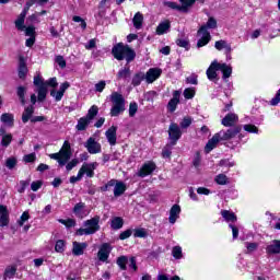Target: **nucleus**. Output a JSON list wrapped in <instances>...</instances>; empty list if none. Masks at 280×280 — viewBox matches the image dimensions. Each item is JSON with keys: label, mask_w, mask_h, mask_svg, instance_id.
Instances as JSON below:
<instances>
[{"label": "nucleus", "mask_w": 280, "mask_h": 280, "mask_svg": "<svg viewBox=\"0 0 280 280\" xmlns=\"http://www.w3.org/2000/svg\"><path fill=\"white\" fill-rule=\"evenodd\" d=\"M240 132H242V127L240 126L230 128L225 131H219L206 144L205 150L207 154H209V152H211V150H213L218 145V143H220V141H231V139H235V137H237Z\"/></svg>", "instance_id": "1"}, {"label": "nucleus", "mask_w": 280, "mask_h": 280, "mask_svg": "<svg viewBox=\"0 0 280 280\" xmlns=\"http://www.w3.org/2000/svg\"><path fill=\"white\" fill-rule=\"evenodd\" d=\"M112 55L116 60H126L127 65H130L135 58H137V54L130 48L128 45H124V43H118L112 48Z\"/></svg>", "instance_id": "2"}, {"label": "nucleus", "mask_w": 280, "mask_h": 280, "mask_svg": "<svg viewBox=\"0 0 280 280\" xmlns=\"http://www.w3.org/2000/svg\"><path fill=\"white\" fill-rule=\"evenodd\" d=\"M215 27H218V21L214 18H209L208 22L198 30L197 34L202 35V37L197 42L198 48L209 45V42L211 40V33H209L208 30H215Z\"/></svg>", "instance_id": "3"}, {"label": "nucleus", "mask_w": 280, "mask_h": 280, "mask_svg": "<svg viewBox=\"0 0 280 280\" xmlns=\"http://www.w3.org/2000/svg\"><path fill=\"white\" fill-rule=\"evenodd\" d=\"M110 102L113 103L110 109V117H119L124 110H126V100L119 92H113L110 95Z\"/></svg>", "instance_id": "4"}, {"label": "nucleus", "mask_w": 280, "mask_h": 280, "mask_svg": "<svg viewBox=\"0 0 280 280\" xmlns=\"http://www.w3.org/2000/svg\"><path fill=\"white\" fill-rule=\"evenodd\" d=\"M49 159L58 161L61 167L67 165V163L71 159V143H69V141L66 140L59 152L49 154Z\"/></svg>", "instance_id": "5"}, {"label": "nucleus", "mask_w": 280, "mask_h": 280, "mask_svg": "<svg viewBox=\"0 0 280 280\" xmlns=\"http://www.w3.org/2000/svg\"><path fill=\"white\" fill-rule=\"evenodd\" d=\"M84 229L77 230V235H94V233H97L100 231V217L96 215L90 220H86L83 223Z\"/></svg>", "instance_id": "6"}, {"label": "nucleus", "mask_w": 280, "mask_h": 280, "mask_svg": "<svg viewBox=\"0 0 280 280\" xmlns=\"http://www.w3.org/2000/svg\"><path fill=\"white\" fill-rule=\"evenodd\" d=\"M182 137L183 130H180V126H178L176 122H171L168 127V139L171 141V145H176Z\"/></svg>", "instance_id": "7"}, {"label": "nucleus", "mask_w": 280, "mask_h": 280, "mask_svg": "<svg viewBox=\"0 0 280 280\" xmlns=\"http://www.w3.org/2000/svg\"><path fill=\"white\" fill-rule=\"evenodd\" d=\"M30 5H25L21 14L18 15L15 20V27L19 32H25V16H27V12H30Z\"/></svg>", "instance_id": "8"}, {"label": "nucleus", "mask_w": 280, "mask_h": 280, "mask_svg": "<svg viewBox=\"0 0 280 280\" xmlns=\"http://www.w3.org/2000/svg\"><path fill=\"white\" fill-rule=\"evenodd\" d=\"M218 67H220V62H218V60H214L211 62V65L207 69L206 74L208 80H210V82H215L218 80V72H215V71H220Z\"/></svg>", "instance_id": "9"}, {"label": "nucleus", "mask_w": 280, "mask_h": 280, "mask_svg": "<svg viewBox=\"0 0 280 280\" xmlns=\"http://www.w3.org/2000/svg\"><path fill=\"white\" fill-rule=\"evenodd\" d=\"M85 148L90 154H100L102 152V144L95 141V138H89L85 142Z\"/></svg>", "instance_id": "10"}, {"label": "nucleus", "mask_w": 280, "mask_h": 280, "mask_svg": "<svg viewBox=\"0 0 280 280\" xmlns=\"http://www.w3.org/2000/svg\"><path fill=\"white\" fill-rule=\"evenodd\" d=\"M110 250H113L110 244H103L97 253L98 261H108V257H110Z\"/></svg>", "instance_id": "11"}, {"label": "nucleus", "mask_w": 280, "mask_h": 280, "mask_svg": "<svg viewBox=\"0 0 280 280\" xmlns=\"http://www.w3.org/2000/svg\"><path fill=\"white\" fill-rule=\"evenodd\" d=\"M154 170H156V164H154V162L144 163L138 172V176H140V178H145V176H150Z\"/></svg>", "instance_id": "12"}, {"label": "nucleus", "mask_w": 280, "mask_h": 280, "mask_svg": "<svg viewBox=\"0 0 280 280\" xmlns=\"http://www.w3.org/2000/svg\"><path fill=\"white\" fill-rule=\"evenodd\" d=\"M161 69L151 68L148 70L147 74H144V80L148 82V84H152V82H155V80H159V78H161Z\"/></svg>", "instance_id": "13"}, {"label": "nucleus", "mask_w": 280, "mask_h": 280, "mask_svg": "<svg viewBox=\"0 0 280 280\" xmlns=\"http://www.w3.org/2000/svg\"><path fill=\"white\" fill-rule=\"evenodd\" d=\"M237 121H240V117H237L236 114L230 113L221 120V124L225 126V128H231V126H235Z\"/></svg>", "instance_id": "14"}, {"label": "nucleus", "mask_w": 280, "mask_h": 280, "mask_svg": "<svg viewBox=\"0 0 280 280\" xmlns=\"http://www.w3.org/2000/svg\"><path fill=\"white\" fill-rule=\"evenodd\" d=\"M88 247L89 244L74 241L72 243V254L75 257H80V255H84V250H86Z\"/></svg>", "instance_id": "15"}, {"label": "nucleus", "mask_w": 280, "mask_h": 280, "mask_svg": "<svg viewBox=\"0 0 280 280\" xmlns=\"http://www.w3.org/2000/svg\"><path fill=\"white\" fill-rule=\"evenodd\" d=\"M10 224V212L8 207L0 205V226H8Z\"/></svg>", "instance_id": "16"}, {"label": "nucleus", "mask_w": 280, "mask_h": 280, "mask_svg": "<svg viewBox=\"0 0 280 280\" xmlns=\"http://www.w3.org/2000/svg\"><path fill=\"white\" fill-rule=\"evenodd\" d=\"M96 167H97V163L94 162V163H90V164H83L79 171L83 172V176H84V174H86V176L89 178H93V176H95Z\"/></svg>", "instance_id": "17"}, {"label": "nucleus", "mask_w": 280, "mask_h": 280, "mask_svg": "<svg viewBox=\"0 0 280 280\" xmlns=\"http://www.w3.org/2000/svg\"><path fill=\"white\" fill-rule=\"evenodd\" d=\"M180 102V92L179 91H174L173 93V98L170 100L167 104V108L171 113H174L176 110V107L178 106Z\"/></svg>", "instance_id": "18"}, {"label": "nucleus", "mask_w": 280, "mask_h": 280, "mask_svg": "<svg viewBox=\"0 0 280 280\" xmlns=\"http://www.w3.org/2000/svg\"><path fill=\"white\" fill-rule=\"evenodd\" d=\"M180 218V206L174 205L170 210L168 222L170 224H176V220Z\"/></svg>", "instance_id": "19"}, {"label": "nucleus", "mask_w": 280, "mask_h": 280, "mask_svg": "<svg viewBox=\"0 0 280 280\" xmlns=\"http://www.w3.org/2000/svg\"><path fill=\"white\" fill-rule=\"evenodd\" d=\"M267 255H280V241L273 240L267 247H266Z\"/></svg>", "instance_id": "20"}, {"label": "nucleus", "mask_w": 280, "mask_h": 280, "mask_svg": "<svg viewBox=\"0 0 280 280\" xmlns=\"http://www.w3.org/2000/svg\"><path fill=\"white\" fill-rule=\"evenodd\" d=\"M105 137L110 145H115L117 143V127L112 126L106 132Z\"/></svg>", "instance_id": "21"}, {"label": "nucleus", "mask_w": 280, "mask_h": 280, "mask_svg": "<svg viewBox=\"0 0 280 280\" xmlns=\"http://www.w3.org/2000/svg\"><path fill=\"white\" fill-rule=\"evenodd\" d=\"M171 28L172 23L168 20H166L158 25L155 34H158V36H163V34H167V32H170Z\"/></svg>", "instance_id": "22"}, {"label": "nucleus", "mask_w": 280, "mask_h": 280, "mask_svg": "<svg viewBox=\"0 0 280 280\" xmlns=\"http://www.w3.org/2000/svg\"><path fill=\"white\" fill-rule=\"evenodd\" d=\"M0 120L2 124H5V126H9V128H12L14 126V115L10 113H4L1 115Z\"/></svg>", "instance_id": "23"}, {"label": "nucleus", "mask_w": 280, "mask_h": 280, "mask_svg": "<svg viewBox=\"0 0 280 280\" xmlns=\"http://www.w3.org/2000/svg\"><path fill=\"white\" fill-rule=\"evenodd\" d=\"M218 69L222 71L223 80H226L233 73V68L226 63H219Z\"/></svg>", "instance_id": "24"}, {"label": "nucleus", "mask_w": 280, "mask_h": 280, "mask_svg": "<svg viewBox=\"0 0 280 280\" xmlns=\"http://www.w3.org/2000/svg\"><path fill=\"white\" fill-rule=\"evenodd\" d=\"M214 47L215 49H218V51H222V49H225V54H231V45H229L226 40L221 39L215 42Z\"/></svg>", "instance_id": "25"}, {"label": "nucleus", "mask_w": 280, "mask_h": 280, "mask_svg": "<svg viewBox=\"0 0 280 280\" xmlns=\"http://www.w3.org/2000/svg\"><path fill=\"white\" fill-rule=\"evenodd\" d=\"M125 192H126V184H124V182H118L114 188L115 198H119V196H124Z\"/></svg>", "instance_id": "26"}, {"label": "nucleus", "mask_w": 280, "mask_h": 280, "mask_svg": "<svg viewBox=\"0 0 280 280\" xmlns=\"http://www.w3.org/2000/svg\"><path fill=\"white\" fill-rule=\"evenodd\" d=\"M25 75H27V65L25 63V59L21 57L19 62V78L23 80Z\"/></svg>", "instance_id": "27"}, {"label": "nucleus", "mask_w": 280, "mask_h": 280, "mask_svg": "<svg viewBox=\"0 0 280 280\" xmlns=\"http://www.w3.org/2000/svg\"><path fill=\"white\" fill-rule=\"evenodd\" d=\"M32 115H34V106L33 105H31L24 109V112L22 114L23 124H27V121H30V119H32Z\"/></svg>", "instance_id": "28"}, {"label": "nucleus", "mask_w": 280, "mask_h": 280, "mask_svg": "<svg viewBox=\"0 0 280 280\" xmlns=\"http://www.w3.org/2000/svg\"><path fill=\"white\" fill-rule=\"evenodd\" d=\"M86 208V205L84 202H79L73 208V213L77 215V218H84V209Z\"/></svg>", "instance_id": "29"}, {"label": "nucleus", "mask_w": 280, "mask_h": 280, "mask_svg": "<svg viewBox=\"0 0 280 280\" xmlns=\"http://www.w3.org/2000/svg\"><path fill=\"white\" fill-rule=\"evenodd\" d=\"M38 102H45L47 100V85H40L36 90Z\"/></svg>", "instance_id": "30"}, {"label": "nucleus", "mask_w": 280, "mask_h": 280, "mask_svg": "<svg viewBox=\"0 0 280 280\" xmlns=\"http://www.w3.org/2000/svg\"><path fill=\"white\" fill-rule=\"evenodd\" d=\"M110 226L114 231H119V229L124 228V219L121 217H115L110 222Z\"/></svg>", "instance_id": "31"}, {"label": "nucleus", "mask_w": 280, "mask_h": 280, "mask_svg": "<svg viewBox=\"0 0 280 280\" xmlns=\"http://www.w3.org/2000/svg\"><path fill=\"white\" fill-rule=\"evenodd\" d=\"M130 67H125L118 71L116 74L117 80H127V78H130Z\"/></svg>", "instance_id": "32"}, {"label": "nucleus", "mask_w": 280, "mask_h": 280, "mask_svg": "<svg viewBox=\"0 0 280 280\" xmlns=\"http://www.w3.org/2000/svg\"><path fill=\"white\" fill-rule=\"evenodd\" d=\"M132 21L136 30H141V27H143V14H141V12H137Z\"/></svg>", "instance_id": "33"}, {"label": "nucleus", "mask_w": 280, "mask_h": 280, "mask_svg": "<svg viewBox=\"0 0 280 280\" xmlns=\"http://www.w3.org/2000/svg\"><path fill=\"white\" fill-rule=\"evenodd\" d=\"M221 215L226 222H237V217L235 215V213L229 210H222Z\"/></svg>", "instance_id": "34"}, {"label": "nucleus", "mask_w": 280, "mask_h": 280, "mask_svg": "<svg viewBox=\"0 0 280 280\" xmlns=\"http://www.w3.org/2000/svg\"><path fill=\"white\" fill-rule=\"evenodd\" d=\"M143 80H145V73L138 72L133 75L131 84L132 86H139Z\"/></svg>", "instance_id": "35"}, {"label": "nucleus", "mask_w": 280, "mask_h": 280, "mask_svg": "<svg viewBox=\"0 0 280 280\" xmlns=\"http://www.w3.org/2000/svg\"><path fill=\"white\" fill-rule=\"evenodd\" d=\"M89 124H91V120H89L86 117H81L78 120L75 128H77V130L82 131L89 127Z\"/></svg>", "instance_id": "36"}, {"label": "nucleus", "mask_w": 280, "mask_h": 280, "mask_svg": "<svg viewBox=\"0 0 280 280\" xmlns=\"http://www.w3.org/2000/svg\"><path fill=\"white\" fill-rule=\"evenodd\" d=\"M97 113H100V108L97 107V105H93L89 112L88 115L85 116L90 121H93V119H95V117H97Z\"/></svg>", "instance_id": "37"}, {"label": "nucleus", "mask_w": 280, "mask_h": 280, "mask_svg": "<svg viewBox=\"0 0 280 280\" xmlns=\"http://www.w3.org/2000/svg\"><path fill=\"white\" fill-rule=\"evenodd\" d=\"M14 275H16V267H7L4 270L3 279L4 280L13 279Z\"/></svg>", "instance_id": "38"}, {"label": "nucleus", "mask_w": 280, "mask_h": 280, "mask_svg": "<svg viewBox=\"0 0 280 280\" xmlns=\"http://www.w3.org/2000/svg\"><path fill=\"white\" fill-rule=\"evenodd\" d=\"M117 266L120 268V270H127L128 267L126 264H128V257L127 256H120L116 260Z\"/></svg>", "instance_id": "39"}, {"label": "nucleus", "mask_w": 280, "mask_h": 280, "mask_svg": "<svg viewBox=\"0 0 280 280\" xmlns=\"http://www.w3.org/2000/svg\"><path fill=\"white\" fill-rule=\"evenodd\" d=\"M164 5H166V8H171V10H178V12H185V7L184 4L179 5L176 2H164Z\"/></svg>", "instance_id": "40"}, {"label": "nucleus", "mask_w": 280, "mask_h": 280, "mask_svg": "<svg viewBox=\"0 0 280 280\" xmlns=\"http://www.w3.org/2000/svg\"><path fill=\"white\" fill-rule=\"evenodd\" d=\"M243 129L245 130V132H249L252 135H259V128H257V126L255 125H250V124L244 125Z\"/></svg>", "instance_id": "41"}, {"label": "nucleus", "mask_w": 280, "mask_h": 280, "mask_svg": "<svg viewBox=\"0 0 280 280\" xmlns=\"http://www.w3.org/2000/svg\"><path fill=\"white\" fill-rule=\"evenodd\" d=\"M58 222L60 224H63V226H66V229H73V226H75V220H73V219H68V220L58 219Z\"/></svg>", "instance_id": "42"}, {"label": "nucleus", "mask_w": 280, "mask_h": 280, "mask_svg": "<svg viewBox=\"0 0 280 280\" xmlns=\"http://www.w3.org/2000/svg\"><path fill=\"white\" fill-rule=\"evenodd\" d=\"M172 255L174 259H183V248L180 246L173 247Z\"/></svg>", "instance_id": "43"}, {"label": "nucleus", "mask_w": 280, "mask_h": 280, "mask_svg": "<svg viewBox=\"0 0 280 280\" xmlns=\"http://www.w3.org/2000/svg\"><path fill=\"white\" fill-rule=\"evenodd\" d=\"M196 95V90L194 88H187L184 90L185 100H194Z\"/></svg>", "instance_id": "44"}, {"label": "nucleus", "mask_w": 280, "mask_h": 280, "mask_svg": "<svg viewBox=\"0 0 280 280\" xmlns=\"http://www.w3.org/2000/svg\"><path fill=\"white\" fill-rule=\"evenodd\" d=\"M25 91L26 90L23 86L18 88V97L23 106H25Z\"/></svg>", "instance_id": "45"}, {"label": "nucleus", "mask_w": 280, "mask_h": 280, "mask_svg": "<svg viewBox=\"0 0 280 280\" xmlns=\"http://www.w3.org/2000/svg\"><path fill=\"white\" fill-rule=\"evenodd\" d=\"M163 159H170L172 156V144H166L162 150Z\"/></svg>", "instance_id": "46"}, {"label": "nucleus", "mask_w": 280, "mask_h": 280, "mask_svg": "<svg viewBox=\"0 0 280 280\" xmlns=\"http://www.w3.org/2000/svg\"><path fill=\"white\" fill-rule=\"evenodd\" d=\"M12 143V133H8L7 136L2 137L1 145L2 148H8Z\"/></svg>", "instance_id": "47"}, {"label": "nucleus", "mask_w": 280, "mask_h": 280, "mask_svg": "<svg viewBox=\"0 0 280 280\" xmlns=\"http://www.w3.org/2000/svg\"><path fill=\"white\" fill-rule=\"evenodd\" d=\"M215 183L218 185H226L229 183V177H226V175H224V174H219L215 177Z\"/></svg>", "instance_id": "48"}, {"label": "nucleus", "mask_w": 280, "mask_h": 280, "mask_svg": "<svg viewBox=\"0 0 280 280\" xmlns=\"http://www.w3.org/2000/svg\"><path fill=\"white\" fill-rule=\"evenodd\" d=\"M148 235V231L143 228L133 230V237H145Z\"/></svg>", "instance_id": "49"}, {"label": "nucleus", "mask_w": 280, "mask_h": 280, "mask_svg": "<svg viewBox=\"0 0 280 280\" xmlns=\"http://www.w3.org/2000/svg\"><path fill=\"white\" fill-rule=\"evenodd\" d=\"M16 158H9L5 161V167H8V170H14V167H16Z\"/></svg>", "instance_id": "50"}, {"label": "nucleus", "mask_w": 280, "mask_h": 280, "mask_svg": "<svg viewBox=\"0 0 280 280\" xmlns=\"http://www.w3.org/2000/svg\"><path fill=\"white\" fill-rule=\"evenodd\" d=\"M245 247L247 248L246 253H255V250H257V248H259V244L246 242Z\"/></svg>", "instance_id": "51"}, {"label": "nucleus", "mask_w": 280, "mask_h": 280, "mask_svg": "<svg viewBox=\"0 0 280 280\" xmlns=\"http://www.w3.org/2000/svg\"><path fill=\"white\" fill-rule=\"evenodd\" d=\"M27 220H30V212L24 211L20 218V220L18 221L19 226H23L25 224V222H27Z\"/></svg>", "instance_id": "52"}, {"label": "nucleus", "mask_w": 280, "mask_h": 280, "mask_svg": "<svg viewBox=\"0 0 280 280\" xmlns=\"http://www.w3.org/2000/svg\"><path fill=\"white\" fill-rule=\"evenodd\" d=\"M55 250L56 253H65V241L62 240L57 241L55 245Z\"/></svg>", "instance_id": "53"}, {"label": "nucleus", "mask_w": 280, "mask_h": 280, "mask_svg": "<svg viewBox=\"0 0 280 280\" xmlns=\"http://www.w3.org/2000/svg\"><path fill=\"white\" fill-rule=\"evenodd\" d=\"M137 110H139V105H137V103H130L129 117H135V115H137Z\"/></svg>", "instance_id": "54"}, {"label": "nucleus", "mask_w": 280, "mask_h": 280, "mask_svg": "<svg viewBox=\"0 0 280 280\" xmlns=\"http://www.w3.org/2000/svg\"><path fill=\"white\" fill-rule=\"evenodd\" d=\"M55 61L57 62V65L60 67V69H65V67H67V60H65V57L58 55L55 58Z\"/></svg>", "instance_id": "55"}, {"label": "nucleus", "mask_w": 280, "mask_h": 280, "mask_svg": "<svg viewBox=\"0 0 280 280\" xmlns=\"http://www.w3.org/2000/svg\"><path fill=\"white\" fill-rule=\"evenodd\" d=\"M24 163H34L36 161V153H30L23 156Z\"/></svg>", "instance_id": "56"}, {"label": "nucleus", "mask_w": 280, "mask_h": 280, "mask_svg": "<svg viewBox=\"0 0 280 280\" xmlns=\"http://www.w3.org/2000/svg\"><path fill=\"white\" fill-rule=\"evenodd\" d=\"M50 95L51 97H55V102H60V100L65 97V94H62L60 91L56 92V90L50 91Z\"/></svg>", "instance_id": "57"}, {"label": "nucleus", "mask_w": 280, "mask_h": 280, "mask_svg": "<svg viewBox=\"0 0 280 280\" xmlns=\"http://www.w3.org/2000/svg\"><path fill=\"white\" fill-rule=\"evenodd\" d=\"M85 49L91 50V49H95V47H97V39L93 38L90 39L89 43H86L84 45Z\"/></svg>", "instance_id": "58"}, {"label": "nucleus", "mask_w": 280, "mask_h": 280, "mask_svg": "<svg viewBox=\"0 0 280 280\" xmlns=\"http://www.w3.org/2000/svg\"><path fill=\"white\" fill-rule=\"evenodd\" d=\"M45 84H46V89L48 86L56 89V86H58V80L56 79V77H54V78H50L48 81H46Z\"/></svg>", "instance_id": "59"}, {"label": "nucleus", "mask_w": 280, "mask_h": 280, "mask_svg": "<svg viewBox=\"0 0 280 280\" xmlns=\"http://www.w3.org/2000/svg\"><path fill=\"white\" fill-rule=\"evenodd\" d=\"M78 163H80V161L78 159H73L72 161H70L67 165H66V170L67 172H71V170H73V167H75L78 165Z\"/></svg>", "instance_id": "60"}, {"label": "nucleus", "mask_w": 280, "mask_h": 280, "mask_svg": "<svg viewBox=\"0 0 280 280\" xmlns=\"http://www.w3.org/2000/svg\"><path fill=\"white\" fill-rule=\"evenodd\" d=\"M180 128H189L191 126V118L190 117H185L180 124Z\"/></svg>", "instance_id": "61"}, {"label": "nucleus", "mask_w": 280, "mask_h": 280, "mask_svg": "<svg viewBox=\"0 0 280 280\" xmlns=\"http://www.w3.org/2000/svg\"><path fill=\"white\" fill-rule=\"evenodd\" d=\"M24 32L26 36L35 37L34 34H36V28L34 26H25Z\"/></svg>", "instance_id": "62"}, {"label": "nucleus", "mask_w": 280, "mask_h": 280, "mask_svg": "<svg viewBox=\"0 0 280 280\" xmlns=\"http://www.w3.org/2000/svg\"><path fill=\"white\" fill-rule=\"evenodd\" d=\"M280 104V91H278L273 98L270 101L271 106H278Z\"/></svg>", "instance_id": "63"}, {"label": "nucleus", "mask_w": 280, "mask_h": 280, "mask_svg": "<svg viewBox=\"0 0 280 280\" xmlns=\"http://www.w3.org/2000/svg\"><path fill=\"white\" fill-rule=\"evenodd\" d=\"M132 235V230H126L120 233L119 240H128Z\"/></svg>", "instance_id": "64"}]
</instances>
